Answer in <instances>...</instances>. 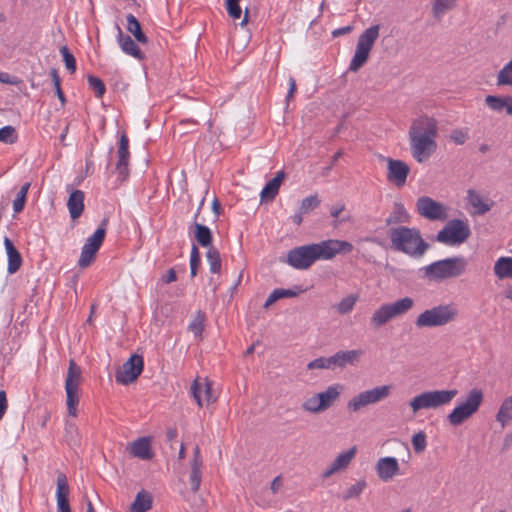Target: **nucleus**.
I'll return each instance as SVG.
<instances>
[{
  "label": "nucleus",
  "mask_w": 512,
  "mask_h": 512,
  "mask_svg": "<svg viewBox=\"0 0 512 512\" xmlns=\"http://www.w3.org/2000/svg\"><path fill=\"white\" fill-rule=\"evenodd\" d=\"M316 260H330L337 255L334 239L313 243Z\"/></svg>",
  "instance_id": "28"
},
{
  "label": "nucleus",
  "mask_w": 512,
  "mask_h": 512,
  "mask_svg": "<svg viewBox=\"0 0 512 512\" xmlns=\"http://www.w3.org/2000/svg\"><path fill=\"white\" fill-rule=\"evenodd\" d=\"M107 224L108 219L104 218L95 232L86 239L78 259L80 268H87L94 261L95 255L105 239Z\"/></svg>",
  "instance_id": "10"
},
{
  "label": "nucleus",
  "mask_w": 512,
  "mask_h": 512,
  "mask_svg": "<svg viewBox=\"0 0 512 512\" xmlns=\"http://www.w3.org/2000/svg\"><path fill=\"white\" fill-rule=\"evenodd\" d=\"M56 501L58 512H71L69 499H59Z\"/></svg>",
  "instance_id": "62"
},
{
  "label": "nucleus",
  "mask_w": 512,
  "mask_h": 512,
  "mask_svg": "<svg viewBox=\"0 0 512 512\" xmlns=\"http://www.w3.org/2000/svg\"><path fill=\"white\" fill-rule=\"evenodd\" d=\"M483 401V393L474 388L467 394L466 400L457 405L448 415L447 420L452 426H459L471 418L480 408Z\"/></svg>",
  "instance_id": "6"
},
{
  "label": "nucleus",
  "mask_w": 512,
  "mask_h": 512,
  "mask_svg": "<svg viewBox=\"0 0 512 512\" xmlns=\"http://www.w3.org/2000/svg\"><path fill=\"white\" fill-rule=\"evenodd\" d=\"M130 454L142 460H149L153 457L150 440L142 437L130 445Z\"/></svg>",
  "instance_id": "26"
},
{
  "label": "nucleus",
  "mask_w": 512,
  "mask_h": 512,
  "mask_svg": "<svg viewBox=\"0 0 512 512\" xmlns=\"http://www.w3.org/2000/svg\"><path fill=\"white\" fill-rule=\"evenodd\" d=\"M51 80L53 82V85L55 87V90H59L61 88V79L58 75V72L56 69H51L50 71Z\"/></svg>",
  "instance_id": "63"
},
{
  "label": "nucleus",
  "mask_w": 512,
  "mask_h": 512,
  "mask_svg": "<svg viewBox=\"0 0 512 512\" xmlns=\"http://www.w3.org/2000/svg\"><path fill=\"white\" fill-rule=\"evenodd\" d=\"M485 104L490 110L501 113L505 110L506 96L487 95L485 97Z\"/></svg>",
  "instance_id": "41"
},
{
  "label": "nucleus",
  "mask_w": 512,
  "mask_h": 512,
  "mask_svg": "<svg viewBox=\"0 0 512 512\" xmlns=\"http://www.w3.org/2000/svg\"><path fill=\"white\" fill-rule=\"evenodd\" d=\"M320 205V200L317 194L310 195L304 198L301 202L299 210L301 213L308 214Z\"/></svg>",
  "instance_id": "51"
},
{
  "label": "nucleus",
  "mask_w": 512,
  "mask_h": 512,
  "mask_svg": "<svg viewBox=\"0 0 512 512\" xmlns=\"http://www.w3.org/2000/svg\"><path fill=\"white\" fill-rule=\"evenodd\" d=\"M18 135L13 126L7 125L0 128V142L5 144H13L17 141Z\"/></svg>",
  "instance_id": "50"
},
{
  "label": "nucleus",
  "mask_w": 512,
  "mask_h": 512,
  "mask_svg": "<svg viewBox=\"0 0 512 512\" xmlns=\"http://www.w3.org/2000/svg\"><path fill=\"white\" fill-rule=\"evenodd\" d=\"M362 355V350L338 351L334 354L335 368L343 369L347 365H355Z\"/></svg>",
  "instance_id": "23"
},
{
  "label": "nucleus",
  "mask_w": 512,
  "mask_h": 512,
  "mask_svg": "<svg viewBox=\"0 0 512 512\" xmlns=\"http://www.w3.org/2000/svg\"><path fill=\"white\" fill-rule=\"evenodd\" d=\"M117 29H118L117 41H118V44H119L120 48L122 49V51L125 54L130 55L137 60H143L145 58V55L140 50V48L137 46L135 41L129 35L123 34V32L119 26L117 27Z\"/></svg>",
  "instance_id": "19"
},
{
  "label": "nucleus",
  "mask_w": 512,
  "mask_h": 512,
  "mask_svg": "<svg viewBox=\"0 0 512 512\" xmlns=\"http://www.w3.org/2000/svg\"><path fill=\"white\" fill-rule=\"evenodd\" d=\"M4 247L7 254L8 264L7 272L12 275L16 273L22 265V257L13 242L8 238H4Z\"/></svg>",
  "instance_id": "20"
},
{
  "label": "nucleus",
  "mask_w": 512,
  "mask_h": 512,
  "mask_svg": "<svg viewBox=\"0 0 512 512\" xmlns=\"http://www.w3.org/2000/svg\"><path fill=\"white\" fill-rule=\"evenodd\" d=\"M315 261L317 260L312 244L296 247L287 254V263L298 270L308 269Z\"/></svg>",
  "instance_id": "13"
},
{
  "label": "nucleus",
  "mask_w": 512,
  "mask_h": 512,
  "mask_svg": "<svg viewBox=\"0 0 512 512\" xmlns=\"http://www.w3.org/2000/svg\"><path fill=\"white\" fill-rule=\"evenodd\" d=\"M450 138L455 144L462 145L468 139V133L461 129H455L451 132Z\"/></svg>",
  "instance_id": "58"
},
{
  "label": "nucleus",
  "mask_w": 512,
  "mask_h": 512,
  "mask_svg": "<svg viewBox=\"0 0 512 512\" xmlns=\"http://www.w3.org/2000/svg\"><path fill=\"white\" fill-rule=\"evenodd\" d=\"M118 161L116 163V171L121 180H125L129 175V139L126 134H122L119 140L117 150Z\"/></svg>",
  "instance_id": "17"
},
{
  "label": "nucleus",
  "mask_w": 512,
  "mask_h": 512,
  "mask_svg": "<svg viewBox=\"0 0 512 512\" xmlns=\"http://www.w3.org/2000/svg\"><path fill=\"white\" fill-rule=\"evenodd\" d=\"M391 319H393V316L389 307L387 304H383L373 312L370 318V324L374 328H380L387 324Z\"/></svg>",
  "instance_id": "32"
},
{
  "label": "nucleus",
  "mask_w": 512,
  "mask_h": 512,
  "mask_svg": "<svg viewBox=\"0 0 512 512\" xmlns=\"http://www.w3.org/2000/svg\"><path fill=\"white\" fill-rule=\"evenodd\" d=\"M496 421L504 428L512 422V396L505 398L496 414Z\"/></svg>",
  "instance_id": "31"
},
{
  "label": "nucleus",
  "mask_w": 512,
  "mask_h": 512,
  "mask_svg": "<svg viewBox=\"0 0 512 512\" xmlns=\"http://www.w3.org/2000/svg\"><path fill=\"white\" fill-rule=\"evenodd\" d=\"M194 228V237L197 243L204 248L212 247V232L206 225L194 222L191 228Z\"/></svg>",
  "instance_id": "29"
},
{
  "label": "nucleus",
  "mask_w": 512,
  "mask_h": 512,
  "mask_svg": "<svg viewBox=\"0 0 512 512\" xmlns=\"http://www.w3.org/2000/svg\"><path fill=\"white\" fill-rule=\"evenodd\" d=\"M468 262L463 256L435 261L425 267V275L434 280L456 278L464 274Z\"/></svg>",
  "instance_id": "3"
},
{
  "label": "nucleus",
  "mask_w": 512,
  "mask_h": 512,
  "mask_svg": "<svg viewBox=\"0 0 512 512\" xmlns=\"http://www.w3.org/2000/svg\"><path fill=\"white\" fill-rule=\"evenodd\" d=\"M202 465L191 464V472H190V485L191 490L196 493L201 485L202 480Z\"/></svg>",
  "instance_id": "48"
},
{
  "label": "nucleus",
  "mask_w": 512,
  "mask_h": 512,
  "mask_svg": "<svg viewBox=\"0 0 512 512\" xmlns=\"http://www.w3.org/2000/svg\"><path fill=\"white\" fill-rule=\"evenodd\" d=\"M59 51L63 57V61L67 70H69L71 73H74L76 71V59L74 55L70 52L67 46H62Z\"/></svg>",
  "instance_id": "53"
},
{
  "label": "nucleus",
  "mask_w": 512,
  "mask_h": 512,
  "mask_svg": "<svg viewBox=\"0 0 512 512\" xmlns=\"http://www.w3.org/2000/svg\"><path fill=\"white\" fill-rule=\"evenodd\" d=\"M438 122L428 115H421L412 121L409 129V144L413 158L422 163L437 149Z\"/></svg>",
  "instance_id": "1"
},
{
  "label": "nucleus",
  "mask_w": 512,
  "mask_h": 512,
  "mask_svg": "<svg viewBox=\"0 0 512 512\" xmlns=\"http://www.w3.org/2000/svg\"><path fill=\"white\" fill-rule=\"evenodd\" d=\"M457 394L456 389L425 391L412 398L409 406L413 413H417L421 409H437L448 405Z\"/></svg>",
  "instance_id": "5"
},
{
  "label": "nucleus",
  "mask_w": 512,
  "mask_h": 512,
  "mask_svg": "<svg viewBox=\"0 0 512 512\" xmlns=\"http://www.w3.org/2000/svg\"><path fill=\"white\" fill-rule=\"evenodd\" d=\"M190 392L200 407H202L204 403L209 404L216 400L212 394V384L206 378L202 381L199 378L195 379L191 384Z\"/></svg>",
  "instance_id": "16"
},
{
  "label": "nucleus",
  "mask_w": 512,
  "mask_h": 512,
  "mask_svg": "<svg viewBox=\"0 0 512 512\" xmlns=\"http://www.w3.org/2000/svg\"><path fill=\"white\" fill-rule=\"evenodd\" d=\"M56 485V500L68 499L70 488L68 484V479L64 473L59 472L57 474Z\"/></svg>",
  "instance_id": "39"
},
{
  "label": "nucleus",
  "mask_w": 512,
  "mask_h": 512,
  "mask_svg": "<svg viewBox=\"0 0 512 512\" xmlns=\"http://www.w3.org/2000/svg\"><path fill=\"white\" fill-rule=\"evenodd\" d=\"M387 164L388 181L394 183L397 187L404 186L407 180V176L410 172V167L404 161L395 160L392 158H388Z\"/></svg>",
  "instance_id": "14"
},
{
  "label": "nucleus",
  "mask_w": 512,
  "mask_h": 512,
  "mask_svg": "<svg viewBox=\"0 0 512 512\" xmlns=\"http://www.w3.org/2000/svg\"><path fill=\"white\" fill-rule=\"evenodd\" d=\"M391 390V385H381L373 387L372 389L364 390L348 401L347 409L353 413L359 412L366 406L374 405L385 400L390 396Z\"/></svg>",
  "instance_id": "9"
},
{
  "label": "nucleus",
  "mask_w": 512,
  "mask_h": 512,
  "mask_svg": "<svg viewBox=\"0 0 512 512\" xmlns=\"http://www.w3.org/2000/svg\"><path fill=\"white\" fill-rule=\"evenodd\" d=\"M239 1L240 0H226L227 12L233 19H239L241 17L242 10Z\"/></svg>",
  "instance_id": "57"
},
{
  "label": "nucleus",
  "mask_w": 512,
  "mask_h": 512,
  "mask_svg": "<svg viewBox=\"0 0 512 512\" xmlns=\"http://www.w3.org/2000/svg\"><path fill=\"white\" fill-rule=\"evenodd\" d=\"M467 200L469 204L475 209V213L483 215L491 210L493 202L485 199L475 190H468Z\"/></svg>",
  "instance_id": "27"
},
{
  "label": "nucleus",
  "mask_w": 512,
  "mask_h": 512,
  "mask_svg": "<svg viewBox=\"0 0 512 512\" xmlns=\"http://www.w3.org/2000/svg\"><path fill=\"white\" fill-rule=\"evenodd\" d=\"M393 318L402 316L411 310L414 306V300L411 297H404L392 303H387Z\"/></svg>",
  "instance_id": "33"
},
{
  "label": "nucleus",
  "mask_w": 512,
  "mask_h": 512,
  "mask_svg": "<svg viewBox=\"0 0 512 512\" xmlns=\"http://www.w3.org/2000/svg\"><path fill=\"white\" fill-rule=\"evenodd\" d=\"M358 300L357 295L350 294L344 297L336 306V310L339 314L345 315L351 312Z\"/></svg>",
  "instance_id": "45"
},
{
  "label": "nucleus",
  "mask_w": 512,
  "mask_h": 512,
  "mask_svg": "<svg viewBox=\"0 0 512 512\" xmlns=\"http://www.w3.org/2000/svg\"><path fill=\"white\" fill-rule=\"evenodd\" d=\"M285 174L283 171H279L276 175L269 180L266 185L263 187L260 196L262 201H271L278 194L280 185L284 180Z\"/></svg>",
  "instance_id": "25"
},
{
  "label": "nucleus",
  "mask_w": 512,
  "mask_h": 512,
  "mask_svg": "<svg viewBox=\"0 0 512 512\" xmlns=\"http://www.w3.org/2000/svg\"><path fill=\"white\" fill-rule=\"evenodd\" d=\"M301 292L300 289L293 290V289H283V288H277L274 289L268 298L266 299L264 303V308L270 307L272 304H274L276 301L283 299V298H292L296 297Z\"/></svg>",
  "instance_id": "36"
},
{
  "label": "nucleus",
  "mask_w": 512,
  "mask_h": 512,
  "mask_svg": "<svg viewBox=\"0 0 512 512\" xmlns=\"http://www.w3.org/2000/svg\"><path fill=\"white\" fill-rule=\"evenodd\" d=\"M127 30L134 36L135 40L141 44H146L148 38L142 31L141 24L133 14L126 16Z\"/></svg>",
  "instance_id": "34"
},
{
  "label": "nucleus",
  "mask_w": 512,
  "mask_h": 512,
  "mask_svg": "<svg viewBox=\"0 0 512 512\" xmlns=\"http://www.w3.org/2000/svg\"><path fill=\"white\" fill-rule=\"evenodd\" d=\"M457 316L458 309L454 304L438 305L420 313L415 320V325L418 328L445 326L454 321Z\"/></svg>",
  "instance_id": "4"
},
{
  "label": "nucleus",
  "mask_w": 512,
  "mask_h": 512,
  "mask_svg": "<svg viewBox=\"0 0 512 512\" xmlns=\"http://www.w3.org/2000/svg\"><path fill=\"white\" fill-rule=\"evenodd\" d=\"M493 271L495 276L500 279H512V257H500L496 260Z\"/></svg>",
  "instance_id": "30"
},
{
  "label": "nucleus",
  "mask_w": 512,
  "mask_h": 512,
  "mask_svg": "<svg viewBox=\"0 0 512 512\" xmlns=\"http://www.w3.org/2000/svg\"><path fill=\"white\" fill-rule=\"evenodd\" d=\"M356 447H352L349 450L339 454L331 465L323 472V478H329L334 473L345 469L356 454Z\"/></svg>",
  "instance_id": "18"
},
{
  "label": "nucleus",
  "mask_w": 512,
  "mask_h": 512,
  "mask_svg": "<svg viewBox=\"0 0 512 512\" xmlns=\"http://www.w3.org/2000/svg\"><path fill=\"white\" fill-rule=\"evenodd\" d=\"M410 214L401 202H395L393 209L385 219L386 225H401L410 222Z\"/></svg>",
  "instance_id": "24"
},
{
  "label": "nucleus",
  "mask_w": 512,
  "mask_h": 512,
  "mask_svg": "<svg viewBox=\"0 0 512 512\" xmlns=\"http://www.w3.org/2000/svg\"><path fill=\"white\" fill-rule=\"evenodd\" d=\"M66 391V404L68 414L76 417L77 415V405L79 403L78 391L77 387H67L65 386Z\"/></svg>",
  "instance_id": "37"
},
{
  "label": "nucleus",
  "mask_w": 512,
  "mask_h": 512,
  "mask_svg": "<svg viewBox=\"0 0 512 512\" xmlns=\"http://www.w3.org/2000/svg\"><path fill=\"white\" fill-rule=\"evenodd\" d=\"M318 401L319 400L317 394L313 395L312 397L304 401V403L302 404L303 410L314 414L323 412L321 408H318Z\"/></svg>",
  "instance_id": "56"
},
{
  "label": "nucleus",
  "mask_w": 512,
  "mask_h": 512,
  "mask_svg": "<svg viewBox=\"0 0 512 512\" xmlns=\"http://www.w3.org/2000/svg\"><path fill=\"white\" fill-rule=\"evenodd\" d=\"M388 236L394 250L410 257L421 258L429 248V244L422 238L420 230L415 227H393L389 230Z\"/></svg>",
  "instance_id": "2"
},
{
  "label": "nucleus",
  "mask_w": 512,
  "mask_h": 512,
  "mask_svg": "<svg viewBox=\"0 0 512 512\" xmlns=\"http://www.w3.org/2000/svg\"><path fill=\"white\" fill-rule=\"evenodd\" d=\"M375 470L378 478L383 482H389L401 474L398 460L391 456L380 458L376 463Z\"/></svg>",
  "instance_id": "15"
},
{
  "label": "nucleus",
  "mask_w": 512,
  "mask_h": 512,
  "mask_svg": "<svg viewBox=\"0 0 512 512\" xmlns=\"http://www.w3.org/2000/svg\"><path fill=\"white\" fill-rule=\"evenodd\" d=\"M470 235L471 230L467 221L453 219L438 232L436 241L447 246H455L464 243Z\"/></svg>",
  "instance_id": "8"
},
{
  "label": "nucleus",
  "mask_w": 512,
  "mask_h": 512,
  "mask_svg": "<svg viewBox=\"0 0 512 512\" xmlns=\"http://www.w3.org/2000/svg\"><path fill=\"white\" fill-rule=\"evenodd\" d=\"M379 37V26L367 28L358 38L355 54L349 64V71L357 72L367 62L371 49Z\"/></svg>",
  "instance_id": "7"
},
{
  "label": "nucleus",
  "mask_w": 512,
  "mask_h": 512,
  "mask_svg": "<svg viewBox=\"0 0 512 512\" xmlns=\"http://www.w3.org/2000/svg\"><path fill=\"white\" fill-rule=\"evenodd\" d=\"M456 0H435L433 4V16L440 19L448 10L455 6Z\"/></svg>",
  "instance_id": "44"
},
{
  "label": "nucleus",
  "mask_w": 512,
  "mask_h": 512,
  "mask_svg": "<svg viewBox=\"0 0 512 512\" xmlns=\"http://www.w3.org/2000/svg\"><path fill=\"white\" fill-rule=\"evenodd\" d=\"M420 216L430 221H444L448 218V207L429 196H421L416 201Z\"/></svg>",
  "instance_id": "11"
},
{
  "label": "nucleus",
  "mask_w": 512,
  "mask_h": 512,
  "mask_svg": "<svg viewBox=\"0 0 512 512\" xmlns=\"http://www.w3.org/2000/svg\"><path fill=\"white\" fill-rule=\"evenodd\" d=\"M367 484L365 480H359L355 484L351 485L347 491L343 494V500L347 501L352 498H357L366 488Z\"/></svg>",
  "instance_id": "49"
},
{
  "label": "nucleus",
  "mask_w": 512,
  "mask_h": 512,
  "mask_svg": "<svg viewBox=\"0 0 512 512\" xmlns=\"http://www.w3.org/2000/svg\"><path fill=\"white\" fill-rule=\"evenodd\" d=\"M143 357L133 354L131 357L117 370L115 374L116 382L127 385L134 382L143 371Z\"/></svg>",
  "instance_id": "12"
},
{
  "label": "nucleus",
  "mask_w": 512,
  "mask_h": 512,
  "mask_svg": "<svg viewBox=\"0 0 512 512\" xmlns=\"http://www.w3.org/2000/svg\"><path fill=\"white\" fill-rule=\"evenodd\" d=\"M29 188H30L29 182H27L21 186L19 192L17 193L16 198L13 200L14 213H20L24 209Z\"/></svg>",
  "instance_id": "46"
},
{
  "label": "nucleus",
  "mask_w": 512,
  "mask_h": 512,
  "mask_svg": "<svg viewBox=\"0 0 512 512\" xmlns=\"http://www.w3.org/2000/svg\"><path fill=\"white\" fill-rule=\"evenodd\" d=\"M81 375H82L81 367L78 366L74 360H70L66 379H65V386L77 387V389H79V385L81 382Z\"/></svg>",
  "instance_id": "35"
},
{
  "label": "nucleus",
  "mask_w": 512,
  "mask_h": 512,
  "mask_svg": "<svg viewBox=\"0 0 512 512\" xmlns=\"http://www.w3.org/2000/svg\"><path fill=\"white\" fill-rule=\"evenodd\" d=\"M205 313L197 311L194 318L188 326V330L194 334L195 337H201L204 330Z\"/></svg>",
  "instance_id": "43"
},
{
  "label": "nucleus",
  "mask_w": 512,
  "mask_h": 512,
  "mask_svg": "<svg viewBox=\"0 0 512 512\" xmlns=\"http://www.w3.org/2000/svg\"><path fill=\"white\" fill-rule=\"evenodd\" d=\"M84 192L81 190H74L69 195L67 201V207L69 210L70 217L73 220L78 219L84 210Z\"/></svg>",
  "instance_id": "22"
},
{
  "label": "nucleus",
  "mask_w": 512,
  "mask_h": 512,
  "mask_svg": "<svg viewBox=\"0 0 512 512\" xmlns=\"http://www.w3.org/2000/svg\"><path fill=\"white\" fill-rule=\"evenodd\" d=\"M307 369L313 370V369H330L335 370V361H334V355L330 357H319L312 361H310L307 364Z\"/></svg>",
  "instance_id": "40"
},
{
  "label": "nucleus",
  "mask_w": 512,
  "mask_h": 512,
  "mask_svg": "<svg viewBox=\"0 0 512 512\" xmlns=\"http://www.w3.org/2000/svg\"><path fill=\"white\" fill-rule=\"evenodd\" d=\"M8 409L7 394L4 390H0V420L4 417Z\"/></svg>",
  "instance_id": "60"
},
{
  "label": "nucleus",
  "mask_w": 512,
  "mask_h": 512,
  "mask_svg": "<svg viewBox=\"0 0 512 512\" xmlns=\"http://www.w3.org/2000/svg\"><path fill=\"white\" fill-rule=\"evenodd\" d=\"M342 392V386L340 384H333L327 387L323 392L317 393L318 396V408L323 411L329 409L333 403L339 398Z\"/></svg>",
  "instance_id": "21"
},
{
  "label": "nucleus",
  "mask_w": 512,
  "mask_h": 512,
  "mask_svg": "<svg viewBox=\"0 0 512 512\" xmlns=\"http://www.w3.org/2000/svg\"><path fill=\"white\" fill-rule=\"evenodd\" d=\"M176 279H177L176 271L173 268L169 269L167 271V273L165 275H163L161 278L162 282L165 284L174 282V281H176Z\"/></svg>",
  "instance_id": "61"
},
{
  "label": "nucleus",
  "mask_w": 512,
  "mask_h": 512,
  "mask_svg": "<svg viewBox=\"0 0 512 512\" xmlns=\"http://www.w3.org/2000/svg\"><path fill=\"white\" fill-rule=\"evenodd\" d=\"M65 431L69 445H77L79 441L77 426L70 421H66Z\"/></svg>",
  "instance_id": "55"
},
{
  "label": "nucleus",
  "mask_w": 512,
  "mask_h": 512,
  "mask_svg": "<svg viewBox=\"0 0 512 512\" xmlns=\"http://www.w3.org/2000/svg\"><path fill=\"white\" fill-rule=\"evenodd\" d=\"M87 81L90 88L94 90L96 97L101 98L106 91L104 82L100 78L93 75H88Z\"/></svg>",
  "instance_id": "52"
},
{
  "label": "nucleus",
  "mask_w": 512,
  "mask_h": 512,
  "mask_svg": "<svg viewBox=\"0 0 512 512\" xmlns=\"http://www.w3.org/2000/svg\"><path fill=\"white\" fill-rule=\"evenodd\" d=\"M412 445L416 453H421L426 449L427 440L424 432L419 431L412 437Z\"/></svg>",
  "instance_id": "54"
},
{
  "label": "nucleus",
  "mask_w": 512,
  "mask_h": 512,
  "mask_svg": "<svg viewBox=\"0 0 512 512\" xmlns=\"http://www.w3.org/2000/svg\"><path fill=\"white\" fill-rule=\"evenodd\" d=\"M345 210L344 204H337L330 208V214L333 218H337L341 212Z\"/></svg>",
  "instance_id": "64"
},
{
  "label": "nucleus",
  "mask_w": 512,
  "mask_h": 512,
  "mask_svg": "<svg viewBox=\"0 0 512 512\" xmlns=\"http://www.w3.org/2000/svg\"><path fill=\"white\" fill-rule=\"evenodd\" d=\"M209 269L211 273H219L221 270V257L215 247H210L206 253Z\"/></svg>",
  "instance_id": "42"
},
{
  "label": "nucleus",
  "mask_w": 512,
  "mask_h": 512,
  "mask_svg": "<svg viewBox=\"0 0 512 512\" xmlns=\"http://www.w3.org/2000/svg\"><path fill=\"white\" fill-rule=\"evenodd\" d=\"M497 85L512 86V59L499 71L497 75Z\"/></svg>",
  "instance_id": "47"
},
{
  "label": "nucleus",
  "mask_w": 512,
  "mask_h": 512,
  "mask_svg": "<svg viewBox=\"0 0 512 512\" xmlns=\"http://www.w3.org/2000/svg\"><path fill=\"white\" fill-rule=\"evenodd\" d=\"M334 241H335V249L337 250V254H347L353 250V245L348 241L337 240V239H334Z\"/></svg>",
  "instance_id": "59"
},
{
  "label": "nucleus",
  "mask_w": 512,
  "mask_h": 512,
  "mask_svg": "<svg viewBox=\"0 0 512 512\" xmlns=\"http://www.w3.org/2000/svg\"><path fill=\"white\" fill-rule=\"evenodd\" d=\"M152 499L144 492H139L131 506L132 512H146L151 509Z\"/></svg>",
  "instance_id": "38"
}]
</instances>
